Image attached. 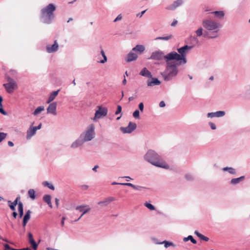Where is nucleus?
Segmentation results:
<instances>
[{"mask_svg": "<svg viewBox=\"0 0 250 250\" xmlns=\"http://www.w3.org/2000/svg\"><path fill=\"white\" fill-rule=\"evenodd\" d=\"M203 27L207 31L204 33V37L215 39L219 37L222 24L218 21L211 19H205L202 21Z\"/></svg>", "mask_w": 250, "mask_h": 250, "instance_id": "1", "label": "nucleus"}, {"mask_svg": "<svg viewBox=\"0 0 250 250\" xmlns=\"http://www.w3.org/2000/svg\"><path fill=\"white\" fill-rule=\"evenodd\" d=\"M193 46L185 45L177 49V52L176 51H171L169 53L168 58L171 59V61H176L180 64H184L187 63L186 55L188 51L190 50Z\"/></svg>", "mask_w": 250, "mask_h": 250, "instance_id": "2", "label": "nucleus"}, {"mask_svg": "<svg viewBox=\"0 0 250 250\" xmlns=\"http://www.w3.org/2000/svg\"><path fill=\"white\" fill-rule=\"evenodd\" d=\"M144 159L146 161L157 167L165 169H168L169 167L167 164L161 160V156L154 150L151 149L148 150L144 155Z\"/></svg>", "mask_w": 250, "mask_h": 250, "instance_id": "3", "label": "nucleus"}, {"mask_svg": "<svg viewBox=\"0 0 250 250\" xmlns=\"http://www.w3.org/2000/svg\"><path fill=\"white\" fill-rule=\"evenodd\" d=\"M56 9V6L53 3H49L42 8L41 10V21L46 24H51L55 18L54 12Z\"/></svg>", "mask_w": 250, "mask_h": 250, "instance_id": "4", "label": "nucleus"}, {"mask_svg": "<svg viewBox=\"0 0 250 250\" xmlns=\"http://www.w3.org/2000/svg\"><path fill=\"white\" fill-rule=\"evenodd\" d=\"M166 63L165 70L161 75L166 81H169L175 77L178 72L177 66L180 64L176 62L167 61Z\"/></svg>", "mask_w": 250, "mask_h": 250, "instance_id": "5", "label": "nucleus"}, {"mask_svg": "<svg viewBox=\"0 0 250 250\" xmlns=\"http://www.w3.org/2000/svg\"><path fill=\"white\" fill-rule=\"evenodd\" d=\"M95 127L92 124H90L85 131L80 135L85 142L92 140L95 137Z\"/></svg>", "mask_w": 250, "mask_h": 250, "instance_id": "6", "label": "nucleus"}, {"mask_svg": "<svg viewBox=\"0 0 250 250\" xmlns=\"http://www.w3.org/2000/svg\"><path fill=\"white\" fill-rule=\"evenodd\" d=\"M169 53L165 55L164 53L161 50H157L153 52L148 59L160 61L164 59L166 62L167 61H171V59L168 58Z\"/></svg>", "mask_w": 250, "mask_h": 250, "instance_id": "7", "label": "nucleus"}, {"mask_svg": "<svg viewBox=\"0 0 250 250\" xmlns=\"http://www.w3.org/2000/svg\"><path fill=\"white\" fill-rule=\"evenodd\" d=\"M107 112L108 109L106 107L99 106L98 109L96 111L95 116L93 119V121L96 122L98 119H100L105 116L107 114Z\"/></svg>", "mask_w": 250, "mask_h": 250, "instance_id": "8", "label": "nucleus"}, {"mask_svg": "<svg viewBox=\"0 0 250 250\" xmlns=\"http://www.w3.org/2000/svg\"><path fill=\"white\" fill-rule=\"evenodd\" d=\"M137 127V125L135 123L129 122L126 127H121L120 130L123 133H130Z\"/></svg>", "mask_w": 250, "mask_h": 250, "instance_id": "9", "label": "nucleus"}, {"mask_svg": "<svg viewBox=\"0 0 250 250\" xmlns=\"http://www.w3.org/2000/svg\"><path fill=\"white\" fill-rule=\"evenodd\" d=\"M59 49V45L57 40L54 41L52 45L48 44L46 46V49L48 53H52L57 52Z\"/></svg>", "mask_w": 250, "mask_h": 250, "instance_id": "10", "label": "nucleus"}, {"mask_svg": "<svg viewBox=\"0 0 250 250\" xmlns=\"http://www.w3.org/2000/svg\"><path fill=\"white\" fill-rule=\"evenodd\" d=\"M3 85L5 88L7 92L8 93H12L14 90L17 87V85L16 82L7 83H4Z\"/></svg>", "mask_w": 250, "mask_h": 250, "instance_id": "11", "label": "nucleus"}, {"mask_svg": "<svg viewBox=\"0 0 250 250\" xmlns=\"http://www.w3.org/2000/svg\"><path fill=\"white\" fill-rule=\"evenodd\" d=\"M49 104H50L47 108V113L51 114L53 115H56L57 114V103L53 102Z\"/></svg>", "mask_w": 250, "mask_h": 250, "instance_id": "12", "label": "nucleus"}, {"mask_svg": "<svg viewBox=\"0 0 250 250\" xmlns=\"http://www.w3.org/2000/svg\"><path fill=\"white\" fill-rule=\"evenodd\" d=\"M183 3V0H177L174 1L171 4L167 6L166 8L168 10H174L177 7L181 6Z\"/></svg>", "mask_w": 250, "mask_h": 250, "instance_id": "13", "label": "nucleus"}, {"mask_svg": "<svg viewBox=\"0 0 250 250\" xmlns=\"http://www.w3.org/2000/svg\"><path fill=\"white\" fill-rule=\"evenodd\" d=\"M226 112L224 111H217L215 112H209L207 114L208 118L222 117L225 116Z\"/></svg>", "mask_w": 250, "mask_h": 250, "instance_id": "14", "label": "nucleus"}, {"mask_svg": "<svg viewBox=\"0 0 250 250\" xmlns=\"http://www.w3.org/2000/svg\"><path fill=\"white\" fill-rule=\"evenodd\" d=\"M84 142L82 137L79 136V137L71 144V147L73 149L78 148L82 146Z\"/></svg>", "mask_w": 250, "mask_h": 250, "instance_id": "15", "label": "nucleus"}, {"mask_svg": "<svg viewBox=\"0 0 250 250\" xmlns=\"http://www.w3.org/2000/svg\"><path fill=\"white\" fill-rule=\"evenodd\" d=\"M114 200H115V198L114 197H109L106 198L103 201L99 202L98 203V204L101 206V207H105Z\"/></svg>", "mask_w": 250, "mask_h": 250, "instance_id": "16", "label": "nucleus"}, {"mask_svg": "<svg viewBox=\"0 0 250 250\" xmlns=\"http://www.w3.org/2000/svg\"><path fill=\"white\" fill-rule=\"evenodd\" d=\"M151 80L147 81V86H153L155 85H158L161 84V82L156 78H151Z\"/></svg>", "mask_w": 250, "mask_h": 250, "instance_id": "17", "label": "nucleus"}, {"mask_svg": "<svg viewBox=\"0 0 250 250\" xmlns=\"http://www.w3.org/2000/svg\"><path fill=\"white\" fill-rule=\"evenodd\" d=\"M20 198H21L20 196L18 195L13 202H12L10 200L8 201V203L10 204H9V207L12 210H13V211L15 210L16 206L17 205H18V204L19 202V201L20 200Z\"/></svg>", "mask_w": 250, "mask_h": 250, "instance_id": "18", "label": "nucleus"}, {"mask_svg": "<svg viewBox=\"0 0 250 250\" xmlns=\"http://www.w3.org/2000/svg\"><path fill=\"white\" fill-rule=\"evenodd\" d=\"M36 131L37 128L31 125L27 131L26 138L27 139H30L32 136L36 134Z\"/></svg>", "mask_w": 250, "mask_h": 250, "instance_id": "19", "label": "nucleus"}, {"mask_svg": "<svg viewBox=\"0 0 250 250\" xmlns=\"http://www.w3.org/2000/svg\"><path fill=\"white\" fill-rule=\"evenodd\" d=\"M137 55L131 51L127 55L125 60L127 62H130L136 60L137 58Z\"/></svg>", "mask_w": 250, "mask_h": 250, "instance_id": "20", "label": "nucleus"}, {"mask_svg": "<svg viewBox=\"0 0 250 250\" xmlns=\"http://www.w3.org/2000/svg\"><path fill=\"white\" fill-rule=\"evenodd\" d=\"M139 74L148 78H151L152 77L151 73L146 67L143 68L140 72Z\"/></svg>", "mask_w": 250, "mask_h": 250, "instance_id": "21", "label": "nucleus"}, {"mask_svg": "<svg viewBox=\"0 0 250 250\" xmlns=\"http://www.w3.org/2000/svg\"><path fill=\"white\" fill-rule=\"evenodd\" d=\"M60 90H58L57 91H54L51 92L48 97V100L46 101L47 104L50 103L52 101H53L56 98V97L58 95Z\"/></svg>", "mask_w": 250, "mask_h": 250, "instance_id": "22", "label": "nucleus"}, {"mask_svg": "<svg viewBox=\"0 0 250 250\" xmlns=\"http://www.w3.org/2000/svg\"><path fill=\"white\" fill-rule=\"evenodd\" d=\"M213 14L216 18L222 20L225 16V12L223 11H215L211 13Z\"/></svg>", "mask_w": 250, "mask_h": 250, "instance_id": "23", "label": "nucleus"}, {"mask_svg": "<svg viewBox=\"0 0 250 250\" xmlns=\"http://www.w3.org/2000/svg\"><path fill=\"white\" fill-rule=\"evenodd\" d=\"M43 201L47 204V205H48V206L50 208H52V203H51V196L50 195H44L43 196Z\"/></svg>", "mask_w": 250, "mask_h": 250, "instance_id": "24", "label": "nucleus"}, {"mask_svg": "<svg viewBox=\"0 0 250 250\" xmlns=\"http://www.w3.org/2000/svg\"><path fill=\"white\" fill-rule=\"evenodd\" d=\"M245 179V177L244 176H242L236 178H233L230 181V184L232 185H236L239 183L240 182L243 181Z\"/></svg>", "mask_w": 250, "mask_h": 250, "instance_id": "25", "label": "nucleus"}, {"mask_svg": "<svg viewBox=\"0 0 250 250\" xmlns=\"http://www.w3.org/2000/svg\"><path fill=\"white\" fill-rule=\"evenodd\" d=\"M156 244H164V246L166 248H167L168 247L170 246L175 247V245L171 242L167 241V240H165L161 242H155Z\"/></svg>", "mask_w": 250, "mask_h": 250, "instance_id": "26", "label": "nucleus"}, {"mask_svg": "<svg viewBox=\"0 0 250 250\" xmlns=\"http://www.w3.org/2000/svg\"><path fill=\"white\" fill-rule=\"evenodd\" d=\"M145 48L144 45H137L135 47L133 48L132 49V51H138L139 53H141L145 50Z\"/></svg>", "mask_w": 250, "mask_h": 250, "instance_id": "27", "label": "nucleus"}, {"mask_svg": "<svg viewBox=\"0 0 250 250\" xmlns=\"http://www.w3.org/2000/svg\"><path fill=\"white\" fill-rule=\"evenodd\" d=\"M18 211L19 217L21 218L23 215V206L21 202H19L18 204Z\"/></svg>", "mask_w": 250, "mask_h": 250, "instance_id": "28", "label": "nucleus"}, {"mask_svg": "<svg viewBox=\"0 0 250 250\" xmlns=\"http://www.w3.org/2000/svg\"><path fill=\"white\" fill-rule=\"evenodd\" d=\"M194 233L202 240L205 241H208L209 240V238L208 237L204 236L197 230H195Z\"/></svg>", "mask_w": 250, "mask_h": 250, "instance_id": "29", "label": "nucleus"}, {"mask_svg": "<svg viewBox=\"0 0 250 250\" xmlns=\"http://www.w3.org/2000/svg\"><path fill=\"white\" fill-rule=\"evenodd\" d=\"M223 170L225 171H228L231 174H235L236 173L235 169L231 167H225L223 168Z\"/></svg>", "mask_w": 250, "mask_h": 250, "instance_id": "30", "label": "nucleus"}, {"mask_svg": "<svg viewBox=\"0 0 250 250\" xmlns=\"http://www.w3.org/2000/svg\"><path fill=\"white\" fill-rule=\"evenodd\" d=\"M173 36L172 35H169L167 36L164 37H158L155 38V40H164V41H168L172 38Z\"/></svg>", "mask_w": 250, "mask_h": 250, "instance_id": "31", "label": "nucleus"}, {"mask_svg": "<svg viewBox=\"0 0 250 250\" xmlns=\"http://www.w3.org/2000/svg\"><path fill=\"white\" fill-rule=\"evenodd\" d=\"M44 109V107L43 106H38L33 112V114L34 115H37L42 111H43Z\"/></svg>", "mask_w": 250, "mask_h": 250, "instance_id": "32", "label": "nucleus"}, {"mask_svg": "<svg viewBox=\"0 0 250 250\" xmlns=\"http://www.w3.org/2000/svg\"><path fill=\"white\" fill-rule=\"evenodd\" d=\"M184 242H187L188 240H190V241L194 244H195L197 243V241L193 238V236L192 235H188L187 237H185L183 239Z\"/></svg>", "mask_w": 250, "mask_h": 250, "instance_id": "33", "label": "nucleus"}, {"mask_svg": "<svg viewBox=\"0 0 250 250\" xmlns=\"http://www.w3.org/2000/svg\"><path fill=\"white\" fill-rule=\"evenodd\" d=\"M28 194L29 197L31 198L32 200H34L35 199V191L33 189H30L28 191Z\"/></svg>", "mask_w": 250, "mask_h": 250, "instance_id": "34", "label": "nucleus"}, {"mask_svg": "<svg viewBox=\"0 0 250 250\" xmlns=\"http://www.w3.org/2000/svg\"><path fill=\"white\" fill-rule=\"evenodd\" d=\"M31 213V211L30 210H27L23 216V220L28 221L30 219Z\"/></svg>", "mask_w": 250, "mask_h": 250, "instance_id": "35", "label": "nucleus"}, {"mask_svg": "<svg viewBox=\"0 0 250 250\" xmlns=\"http://www.w3.org/2000/svg\"><path fill=\"white\" fill-rule=\"evenodd\" d=\"M42 185L45 187H48L49 188H50L51 190L55 189V188H54V186L52 184L48 182L47 181L43 182Z\"/></svg>", "mask_w": 250, "mask_h": 250, "instance_id": "36", "label": "nucleus"}, {"mask_svg": "<svg viewBox=\"0 0 250 250\" xmlns=\"http://www.w3.org/2000/svg\"><path fill=\"white\" fill-rule=\"evenodd\" d=\"M101 53L103 57V60H101L99 62L101 63H104L107 61V57L103 49L101 50Z\"/></svg>", "mask_w": 250, "mask_h": 250, "instance_id": "37", "label": "nucleus"}, {"mask_svg": "<svg viewBox=\"0 0 250 250\" xmlns=\"http://www.w3.org/2000/svg\"><path fill=\"white\" fill-rule=\"evenodd\" d=\"M29 243L30 244L33 250H36L37 249L38 247V244L36 243V242L35 241V240L33 241H30Z\"/></svg>", "mask_w": 250, "mask_h": 250, "instance_id": "38", "label": "nucleus"}, {"mask_svg": "<svg viewBox=\"0 0 250 250\" xmlns=\"http://www.w3.org/2000/svg\"><path fill=\"white\" fill-rule=\"evenodd\" d=\"M203 28L200 27L198 28V29L195 31L197 37H200L202 35L204 36V33H203Z\"/></svg>", "mask_w": 250, "mask_h": 250, "instance_id": "39", "label": "nucleus"}, {"mask_svg": "<svg viewBox=\"0 0 250 250\" xmlns=\"http://www.w3.org/2000/svg\"><path fill=\"white\" fill-rule=\"evenodd\" d=\"M144 205H145V207H146L147 208H148L150 210H154L155 209V207L150 203L146 202Z\"/></svg>", "mask_w": 250, "mask_h": 250, "instance_id": "40", "label": "nucleus"}, {"mask_svg": "<svg viewBox=\"0 0 250 250\" xmlns=\"http://www.w3.org/2000/svg\"><path fill=\"white\" fill-rule=\"evenodd\" d=\"M185 179L188 181H192L194 180L193 175L191 174L188 173L185 175Z\"/></svg>", "mask_w": 250, "mask_h": 250, "instance_id": "41", "label": "nucleus"}, {"mask_svg": "<svg viewBox=\"0 0 250 250\" xmlns=\"http://www.w3.org/2000/svg\"><path fill=\"white\" fill-rule=\"evenodd\" d=\"M133 116L135 119H140V112L138 109H136L133 112Z\"/></svg>", "mask_w": 250, "mask_h": 250, "instance_id": "42", "label": "nucleus"}, {"mask_svg": "<svg viewBox=\"0 0 250 250\" xmlns=\"http://www.w3.org/2000/svg\"><path fill=\"white\" fill-rule=\"evenodd\" d=\"M86 207V205H81V206H78L76 208V210H78L80 212L84 211V208Z\"/></svg>", "mask_w": 250, "mask_h": 250, "instance_id": "43", "label": "nucleus"}, {"mask_svg": "<svg viewBox=\"0 0 250 250\" xmlns=\"http://www.w3.org/2000/svg\"><path fill=\"white\" fill-rule=\"evenodd\" d=\"M122 106L120 105H117V110L115 113V115H118L120 113H122Z\"/></svg>", "mask_w": 250, "mask_h": 250, "instance_id": "44", "label": "nucleus"}, {"mask_svg": "<svg viewBox=\"0 0 250 250\" xmlns=\"http://www.w3.org/2000/svg\"><path fill=\"white\" fill-rule=\"evenodd\" d=\"M7 134L4 132H0V143L6 137Z\"/></svg>", "mask_w": 250, "mask_h": 250, "instance_id": "45", "label": "nucleus"}, {"mask_svg": "<svg viewBox=\"0 0 250 250\" xmlns=\"http://www.w3.org/2000/svg\"><path fill=\"white\" fill-rule=\"evenodd\" d=\"M133 189L141 191V190H142L143 189H146V187H142V186H135V185Z\"/></svg>", "mask_w": 250, "mask_h": 250, "instance_id": "46", "label": "nucleus"}, {"mask_svg": "<svg viewBox=\"0 0 250 250\" xmlns=\"http://www.w3.org/2000/svg\"><path fill=\"white\" fill-rule=\"evenodd\" d=\"M5 78L7 79L8 83H15L16 82L13 79L11 78L8 75H5Z\"/></svg>", "mask_w": 250, "mask_h": 250, "instance_id": "47", "label": "nucleus"}, {"mask_svg": "<svg viewBox=\"0 0 250 250\" xmlns=\"http://www.w3.org/2000/svg\"><path fill=\"white\" fill-rule=\"evenodd\" d=\"M122 185L130 187L132 188H134V186H135L134 185H133V184H132V183H122Z\"/></svg>", "mask_w": 250, "mask_h": 250, "instance_id": "48", "label": "nucleus"}, {"mask_svg": "<svg viewBox=\"0 0 250 250\" xmlns=\"http://www.w3.org/2000/svg\"><path fill=\"white\" fill-rule=\"evenodd\" d=\"M28 238L29 242L32 241L34 240L33 236V234L31 232H29L28 233Z\"/></svg>", "mask_w": 250, "mask_h": 250, "instance_id": "49", "label": "nucleus"}, {"mask_svg": "<svg viewBox=\"0 0 250 250\" xmlns=\"http://www.w3.org/2000/svg\"><path fill=\"white\" fill-rule=\"evenodd\" d=\"M138 107H139L140 110L141 112H143L144 111V105L143 103H142V102L140 103L138 105Z\"/></svg>", "mask_w": 250, "mask_h": 250, "instance_id": "50", "label": "nucleus"}, {"mask_svg": "<svg viewBox=\"0 0 250 250\" xmlns=\"http://www.w3.org/2000/svg\"><path fill=\"white\" fill-rule=\"evenodd\" d=\"M209 125L210 128L212 130H215L216 128V126L215 124L213 123H212V122H209Z\"/></svg>", "mask_w": 250, "mask_h": 250, "instance_id": "51", "label": "nucleus"}, {"mask_svg": "<svg viewBox=\"0 0 250 250\" xmlns=\"http://www.w3.org/2000/svg\"><path fill=\"white\" fill-rule=\"evenodd\" d=\"M90 210V208H87L86 209H85L84 211H83V212L82 213V214L81 215V216L79 217V219H81L82 216L84 214H85L86 213L88 212L89 210Z\"/></svg>", "mask_w": 250, "mask_h": 250, "instance_id": "52", "label": "nucleus"}, {"mask_svg": "<svg viewBox=\"0 0 250 250\" xmlns=\"http://www.w3.org/2000/svg\"><path fill=\"white\" fill-rule=\"evenodd\" d=\"M122 19V15L120 14L119 15H118V16L116 17V18L113 21L114 22L118 21H120Z\"/></svg>", "mask_w": 250, "mask_h": 250, "instance_id": "53", "label": "nucleus"}, {"mask_svg": "<svg viewBox=\"0 0 250 250\" xmlns=\"http://www.w3.org/2000/svg\"><path fill=\"white\" fill-rule=\"evenodd\" d=\"M80 187L82 190H86L88 188L89 186L87 185H81Z\"/></svg>", "mask_w": 250, "mask_h": 250, "instance_id": "54", "label": "nucleus"}, {"mask_svg": "<svg viewBox=\"0 0 250 250\" xmlns=\"http://www.w3.org/2000/svg\"><path fill=\"white\" fill-rule=\"evenodd\" d=\"M146 11V10H145L142 11L141 12L138 13L137 14L136 16L138 17L139 18H141L143 16V15L145 13Z\"/></svg>", "mask_w": 250, "mask_h": 250, "instance_id": "55", "label": "nucleus"}, {"mask_svg": "<svg viewBox=\"0 0 250 250\" xmlns=\"http://www.w3.org/2000/svg\"><path fill=\"white\" fill-rule=\"evenodd\" d=\"M4 247L5 248L4 250H11V249H13L12 248H11L10 246L7 244H4Z\"/></svg>", "mask_w": 250, "mask_h": 250, "instance_id": "56", "label": "nucleus"}, {"mask_svg": "<svg viewBox=\"0 0 250 250\" xmlns=\"http://www.w3.org/2000/svg\"><path fill=\"white\" fill-rule=\"evenodd\" d=\"M0 113L4 115H7V113L3 109L2 107H0Z\"/></svg>", "mask_w": 250, "mask_h": 250, "instance_id": "57", "label": "nucleus"}, {"mask_svg": "<svg viewBox=\"0 0 250 250\" xmlns=\"http://www.w3.org/2000/svg\"><path fill=\"white\" fill-rule=\"evenodd\" d=\"M65 219H66L65 217L63 216L62 218V220H61V225H62V227H63L64 226V221L65 220Z\"/></svg>", "mask_w": 250, "mask_h": 250, "instance_id": "58", "label": "nucleus"}, {"mask_svg": "<svg viewBox=\"0 0 250 250\" xmlns=\"http://www.w3.org/2000/svg\"><path fill=\"white\" fill-rule=\"evenodd\" d=\"M166 106V104L164 101H161L159 103V106L160 107H164Z\"/></svg>", "mask_w": 250, "mask_h": 250, "instance_id": "59", "label": "nucleus"}, {"mask_svg": "<svg viewBox=\"0 0 250 250\" xmlns=\"http://www.w3.org/2000/svg\"><path fill=\"white\" fill-rule=\"evenodd\" d=\"M178 23V21L176 20H174L171 23V26H175Z\"/></svg>", "mask_w": 250, "mask_h": 250, "instance_id": "60", "label": "nucleus"}, {"mask_svg": "<svg viewBox=\"0 0 250 250\" xmlns=\"http://www.w3.org/2000/svg\"><path fill=\"white\" fill-rule=\"evenodd\" d=\"M11 250H31L29 247L21 249H11Z\"/></svg>", "mask_w": 250, "mask_h": 250, "instance_id": "61", "label": "nucleus"}, {"mask_svg": "<svg viewBox=\"0 0 250 250\" xmlns=\"http://www.w3.org/2000/svg\"><path fill=\"white\" fill-rule=\"evenodd\" d=\"M12 215L13 216V217L14 218H16L17 216H18V213H17L16 211H14L12 213Z\"/></svg>", "mask_w": 250, "mask_h": 250, "instance_id": "62", "label": "nucleus"}, {"mask_svg": "<svg viewBox=\"0 0 250 250\" xmlns=\"http://www.w3.org/2000/svg\"><path fill=\"white\" fill-rule=\"evenodd\" d=\"M192 41L193 42H195L196 43L198 42V40L197 39V37L195 36L192 37Z\"/></svg>", "mask_w": 250, "mask_h": 250, "instance_id": "63", "label": "nucleus"}, {"mask_svg": "<svg viewBox=\"0 0 250 250\" xmlns=\"http://www.w3.org/2000/svg\"><path fill=\"white\" fill-rule=\"evenodd\" d=\"M28 222V221H26V220H22V227L23 228H25V227L26 226Z\"/></svg>", "mask_w": 250, "mask_h": 250, "instance_id": "64", "label": "nucleus"}]
</instances>
